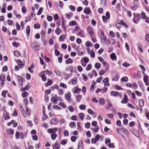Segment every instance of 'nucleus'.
Here are the masks:
<instances>
[{
	"instance_id": "1",
	"label": "nucleus",
	"mask_w": 149,
	"mask_h": 149,
	"mask_svg": "<svg viewBox=\"0 0 149 149\" xmlns=\"http://www.w3.org/2000/svg\"><path fill=\"white\" fill-rule=\"evenodd\" d=\"M19 107L22 116L24 117H26L27 115H30L31 114V111L28 108L27 105H25L24 107L25 111L22 105H19Z\"/></svg>"
},
{
	"instance_id": "2",
	"label": "nucleus",
	"mask_w": 149,
	"mask_h": 149,
	"mask_svg": "<svg viewBox=\"0 0 149 149\" xmlns=\"http://www.w3.org/2000/svg\"><path fill=\"white\" fill-rule=\"evenodd\" d=\"M87 29L89 35L91 36L92 40H93V39L94 40V37L95 35L94 33L93 29L92 27L91 26H89L87 28Z\"/></svg>"
},
{
	"instance_id": "3",
	"label": "nucleus",
	"mask_w": 149,
	"mask_h": 149,
	"mask_svg": "<svg viewBox=\"0 0 149 149\" xmlns=\"http://www.w3.org/2000/svg\"><path fill=\"white\" fill-rule=\"evenodd\" d=\"M46 72V71H43L40 73L38 75L40 77L42 78V80L43 81H45L47 80V77L45 76L44 73Z\"/></svg>"
},
{
	"instance_id": "4",
	"label": "nucleus",
	"mask_w": 149,
	"mask_h": 149,
	"mask_svg": "<svg viewBox=\"0 0 149 149\" xmlns=\"http://www.w3.org/2000/svg\"><path fill=\"white\" fill-rule=\"evenodd\" d=\"M121 24L123 25H124V26L126 28H127L128 27V26L125 23V22H124L123 21H118V22L117 21L116 24V26L117 27L119 28L120 27V26H119V24L120 25V24Z\"/></svg>"
},
{
	"instance_id": "5",
	"label": "nucleus",
	"mask_w": 149,
	"mask_h": 149,
	"mask_svg": "<svg viewBox=\"0 0 149 149\" xmlns=\"http://www.w3.org/2000/svg\"><path fill=\"white\" fill-rule=\"evenodd\" d=\"M110 95L113 96H119L120 97H122V95L119 92L115 91H111L110 93Z\"/></svg>"
},
{
	"instance_id": "6",
	"label": "nucleus",
	"mask_w": 149,
	"mask_h": 149,
	"mask_svg": "<svg viewBox=\"0 0 149 149\" xmlns=\"http://www.w3.org/2000/svg\"><path fill=\"white\" fill-rule=\"evenodd\" d=\"M58 129L57 128L55 127L53 129L49 128L47 130V132L49 133H56L57 131H58Z\"/></svg>"
},
{
	"instance_id": "7",
	"label": "nucleus",
	"mask_w": 149,
	"mask_h": 149,
	"mask_svg": "<svg viewBox=\"0 0 149 149\" xmlns=\"http://www.w3.org/2000/svg\"><path fill=\"white\" fill-rule=\"evenodd\" d=\"M107 102L108 104V106L107 107V109L108 110H112L113 109V107L112 105L111 104V102L109 100H107Z\"/></svg>"
},
{
	"instance_id": "8",
	"label": "nucleus",
	"mask_w": 149,
	"mask_h": 149,
	"mask_svg": "<svg viewBox=\"0 0 149 149\" xmlns=\"http://www.w3.org/2000/svg\"><path fill=\"white\" fill-rule=\"evenodd\" d=\"M58 123V121L57 120V118H56L52 119L50 121V124L51 125H55L57 124Z\"/></svg>"
},
{
	"instance_id": "9",
	"label": "nucleus",
	"mask_w": 149,
	"mask_h": 149,
	"mask_svg": "<svg viewBox=\"0 0 149 149\" xmlns=\"http://www.w3.org/2000/svg\"><path fill=\"white\" fill-rule=\"evenodd\" d=\"M107 38L106 36L104 37H101V42L104 44L108 45V44L106 42Z\"/></svg>"
},
{
	"instance_id": "10",
	"label": "nucleus",
	"mask_w": 149,
	"mask_h": 149,
	"mask_svg": "<svg viewBox=\"0 0 149 149\" xmlns=\"http://www.w3.org/2000/svg\"><path fill=\"white\" fill-rule=\"evenodd\" d=\"M110 56L112 60H114L116 61V54L114 53H111L110 55Z\"/></svg>"
},
{
	"instance_id": "11",
	"label": "nucleus",
	"mask_w": 149,
	"mask_h": 149,
	"mask_svg": "<svg viewBox=\"0 0 149 149\" xmlns=\"http://www.w3.org/2000/svg\"><path fill=\"white\" fill-rule=\"evenodd\" d=\"M71 94L69 92H68L65 95V98L68 101H69L70 100V97H71Z\"/></svg>"
},
{
	"instance_id": "12",
	"label": "nucleus",
	"mask_w": 149,
	"mask_h": 149,
	"mask_svg": "<svg viewBox=\"0 0 149 149\" xmlns=\"http://www.w3.org/2000/svg\"><path fill=\"white\" fill-rule=\"evenodd\" d=\"M127 95H124V97L123 100L121 101V102L123 104L127 102Z\"/></svg>"
},
{
	"instance_id": "13",
	"label": "nucleus",
	"mask_w": 149,
	"mask_h": 149,
	"mask_svg": "<svg viewBox=\"0 0 149 149\" xmlns=\"http://www.w3.org/2000/svg\"><path fill=\"white\" fill-rule=\"evenodd\" d=\"M81 91V89L79 88H77L76 87H74L72 90V91L73 93H78Z\"/></svg>"
},
{
	"instance_id": "14",
	"label": "nucleus",
	"mask_w": 149,
	"mask_h": 149,
	"mask_svg": "<svg viewBox=\"0 0 149 149\" xmlns=\"http://www.w3.org/2000/svg\"><path fill=\"white\" fill-rule=\"evenodd\" d=\"M30 31V26H27L26 28V33L27 36H29Z\"/></svg>"
},
{
	"instance_id": "15",
	"label": "nucleus",
	"mask_w": 149,
	"mask_h": 149,
	"mask_svg": "<svg viewBox=\"0 0 149 149\" xmlns=\"http://www.w3.org/2000/svg\"><path fill=\"white\" fill-rule=\"evenodd\" d=\"M99 60L101 62V63L104 65L106 66L107 64V63L105 61L104 59L101 57L98 58Z\"/></svg>"
},
{
	"instance_id": "16",
	"label": "nucleus",
	"mask_w": 149,
	"mask_h": 149,
	"mask_svg": "<svg viewBox=\"0 0 149 149\" xmlns=\"http://www.w3.org/2000/svg\"><path fill=\"white\" fill-rule=\"evenodd\" d=\"M17 79L19 84L20 85H22V79L21 76H17Z\"/></svg>"
},
{
	"instance_id": "17",
	"label": "nucleus",
	"mask_w": 149,
	"mask_h": 149,
	"mask_svg": "<svg viewBox=\"0 0 149 149\" xmlns=\"http://www.w3.org/2000/svg\"><path fill=\"white\" fill-rule=\"evenodd\" d=\"M91 13V11L89 8H84V13H86L87 14H90Z\"/></svg>"
},
{
	"instance_id": "18",
	"label": "nucleus",
	"mask_w": 149,
	"mask_h": 149,
	"mask_svg": "<svg viewBox=\"0 0 149 149\" xmlns=\"http://www.w3.org/2000/svg\"><path fill=\"white\" fill-rule=\"evenodd\" d=\"M83 147V142L81 140H80L78 143V149L81 148Z\"/></svg>"
},
{
	"instance_id": "19",
	"label": "nucleus",
	"mask_w": 149,
	"mask_h": 149,
	"mask_svg": "<svg viewBox=\"0 0 149 149\" xmlns=\"http://www.w3.org/2000/svg\"><path fill=\"white\" fill-rule=\"evenodd\" d=\"M7 134L10 135H12L14 133L13 130L11 129H8L6 130Z\"/></svg>"
},
{
	"instance_id": "20",
	"label": "nucleus",
	"mask_w": 149,
	"mask_h": 149,
	"mask_svg": "<svg viewBox=\"0 0 149 149\" xmlns=\"http://www.w3.org/2000/svg\"><path fill=\"white\" fill-rule=\"evenodd\" d=\"M70 82L71 84L73 85L76 84L77 83V80L76 78L72 79Z\"/></svg>"
},
{
	"instance_id": "21",
	"label": "nucleus",
	"mask_w": 149,
	"mask_h": 149,
	"mask_svg": "<svg viewBox=\"0 0 149 149\" xmlns=\"http://www.w3.org/2000/svg\"><path fill=\"white\" fill-rule=\"evenodd\" d=\"M99 103L102 105H104L105 104V99L103 98H100L99 100Z\"/></svg>"
},
{
	"instance_id": "22",
	"label": "nucleus",
	"mask_w": 149,
	"mask_h": 149,
	"mask_svg": "<svg viewBox=\"0 0 149 149\" xmlns=\"http://www.w3.org/2000/svg\"><path fill=\"white\" fill-rule=\"evenodd\" d=\"M56 133H52L51 134V138L52 140H55L56 137L57 136V135L56 134Z\"/></svg>"
},
{
	"instance_id": "23",
	"label": "nucleus",
	"mask_w": 149,
	"mask_h": 149,
	"mask_svg": "<svg viewBox=\"0 0 149 149\" xmlns=\"http://www.w3.org/2000/svg\"><path fill=\"white\" fill-rule=\"evenodd\" d=\"M55 32L57 35H59L61 33V30L59 28H57Z\"/></svg>"
},
{
	"instance_id": "24",
	"label": "nucleus",
	"mask_w": 149,
	"mask_h": 149,
	"mask_svg": "<svg viewBox=\"0 0 149 149\" xmlns=\"http://www.w3.org/2000/svg\"><path fill=\"white\" fill-rule=\"evenodd\" d=\"M73 61V60L70 58H69L65 61V63L67 64H68L69 63H72Z\"/></svg>"
},
{
	"instance_id": "25",
	"label": "nucleus",
	"mask_w": 149,
	"mask_h": 149,
	"mask_svg": "<svg viewBox=\"0 0 149 149\" xmlns=\"http://www.w3.org/2000/svg\"><path fill=\"white\" fill-rule=\"evenodd\" d=\"M115 42L114 40L112 38L109 39V43H108L109 45H113L114 44Z\"/></svg>"
},
{
	"instance_id": "26",
	"label": "nucleus",
	"mask_w": 149,
	"mask_h": 149,
	"mask_svg": "<svg viewBox=\"0 0 149 149\" xmlns=\"http://www.w3.org/2000/svg\"><path fill=\"white\" fill-rule=\"evenodd\" d=\"M70 127L71 128L75 127H76V125L75 123L74 122H71L69 124Z\"/></svg>"
},
{
	"instance_id": "27",
	"label": "nucleus",
	"mask_w": 149,
	"mask_h": 149,
	"mask_svg": "<svg viewBox=\"0 0 149 149\" xmlns=\"http://www.w3.org/2000/svg\"><path fill=\"white\" fill-rule=\"evenodd\" d=\"M144 104V102L143 100H141L139 101V105L140 107H142Z\"/></svg>"
},
{
	"instance_id": "28",
	"label": "nucleus",
	"mask_w": 149,
	"mask_h": 149,
	"mask_svg": "<svg viewBox=\"0 0 149 149\" xmlns=\"http://www.w3.org/2000/svg\"><path fill=\"white\" fill-rule=\"evenodd\" d=\"M18 65L19 67L21 68H22L23 67V62L20 60H19L18 62Z\"/></svg>"
},
{
	"instance_id": "29",
	"label": "nucleus",
	"mask_w": 149,
	"mask_h": 149,
	"mask_svg": "<svg viewBox=\"0 0 149 149\" xmlns=\"http://www.w3.org/2000/svg\"><path fill=\"white\" fill-rule=\"evenodd\" d=\"M86 45L87 47H91L92 46L93 44L89 41H88L86 42Z\"/></svg>"
},
{
	"instance_id": "30",
	"label": "nucleus",
	"mask_w": 149,
	"mask_h": 149,
	"mask_svg": "<svg viewBox=\"0 0 149 149\" xmlns=\"http://www.w3.org/2000/svg\"><path fill=\"white\" fill-rule=\"evenodd\" d=\"M67 139H63L61 141V143L63 145L66 144L67 142Z\"/></svg>"
},
{
	"instance_id": "31",
	"label": "nucleus",
	"mask_w": 149,
	"mask_h": 149,
	"mask_svg": "<svg viewBox=\"0 0 149 149\" xmlns=\"http://www.w3.org/2000/svg\"><path fill=\"white\" fill-rule=\"evenodd\" d=\"M8 93L6 90H4L2 91L1 93V95L3 97H6V94Z\"/></svg>"
},
{
	"instance_id": "32",
	"label": "nucleus",
	"mask_w": 149,
	"mask_h": 149,
	"mask_svg": "<svg viewBox=\"0 0 149 149\" xmlns=\"http://www.w3.org/2000/svg\"><path fill=\"white\" fill-rule=\"evenodd\" d=\"M95 67L96 69H99L101 67V64L99 63H96L95 64Z\"/></svg>"
},
{
	"instance_id": "33",
	"label": "nucleus",
	"mask_w": 149,
	"mask_h": 149,
	"mask_svg": "<svg viewBox=\"0 0 149 149\" xmlns=\"http://www.w3.org/2000/svg\"><path fill=\"white\" fill-rule=\"evenodd\" d=\"M29 88V86L28 85H26L24 87L22 88L23 91H24L26 90H28Z\"/></svg>"
},
{
	"instance_id": "34",
	"label": "nucleus",
	"mask_w": 149,
	"mask_h": 149,
	"mask_svg": "<svg viewBox=\"0 0 149 149\" xmlns=\"http://www.w3.org/2000/svg\"><path fill=\"white\" fill-rule=\"evenodd\" d=\"M66 37L65 35L61 36L59 37V40L61 41H63L66 38Z\"/></svg>"
},
{
	"instance_id": "35",
	"label": "nucleus",
	"mask_w": 149,
	"mask_h": 149,
	"mask_svg": "<svg viewBox=\"0 0 149 149\" xmlns=\"http://www.w3.org/2000/svg\"><path fill=\"white\" fill-rule=\"evenodd\" d=\"M90 56L93 58H94L95 56V53L94 51L93 50H91L90 52Z\"/></svg>"
},
{
	"instance_id": "36",
	"label": "nucleus",
	"mask_w": 149,
	"mask_h": 149,
	"mask_svg": "<svg viewBox=\"0 0 149 149\" xmlns=\"http://www.w3.org/2000/svg\"><path fill=\"white\" fill-rule=\"evenodd\" d=\"M51 101L54 104H56L57 103V100L55 99L54 97H52L51 98Z\"/></svg>"
},
{
	"instance_id": "37",
	"label": "nucleus",
	"mask_w": 149,
	"mask_h": 149,
	"mask_svg": "<svg viewBox=\"0 0 149 149\" xmlns=\"http://www.w3.org/2000/svg\"><path fill=\"white\" fill-rule=\"evenodd\" d=\"M79 116L81 120H83L84 118V114L83 113H80L79 114Z\"/></svg>"
},
{
	"instance_id": "38",
	"label": "nucleus",
	"mask_w": 149,
	"mask_h": 149,
	"mask_svg": "<svg viewBox=\"0 0 149 149\" xmlns=\"http://www.w3.org/2000/svg\"><path fill=\"white\" fill-rule=\"evenodd\" d=\"M52 108L53 109L56 110H60L61 108L56 105H54L53 106Z\"/></svg>"
},
{
	"instance_id": "39",
	"label": "nucleus",
	"mask_w": 149,
	"mask_h": 149,
	"mask_svg": "<svg viewBox=\"0 0 149 149\" xmlns=\"http://www.w3.org/2000/svg\"><path fill=\"white\" fill-rule=\"evenodd\" d=\"M77 24V22L75 21L70 22L69 23V25L71 26H72L73 25Z\"/></svg>"
},
{
	"instance_id": "40",
	"label": "nucleus",
	"mask_w": 149,
	"mask_h": 149,
	"mask_svg": "<svg viewBox=\"0 0 149 149\" xmlns=\"http://www.w3.org/2000/svg\"><path fill=\"white\" fill-rule=\"evenodd\" d=\"M14 54L15 56L17 57H19L20 55L19 52L17 51H15Z\"/></svg>"
},
{
	"instance_id": "41",
	"label": "nucleus",
	"mask_w": 149,
	"mask_h": 149,
	"mask_svg": "<svg viewBox=\"0 0 149 149\" xmlns=\"http://www.w3.org/2000/svg\"><path fill=\"white\" fill-rule=\"evenodd\" d=\"M92 68V65L91 64H89L86 68V70L87 71L91 70Z\"/></svg>"
},
{
	"instance_id": "42",
	"label": "nucleus",
	"mask_w": 149,
	"mask_h": 149,
	"mask_svg": "<svg viewBox=\"0 0 149 149\" xmlns=\"http://www.w3.org/2000/svg\"><path fill=\"white\" fill-rule=\"evenodd\" d=\"M43 116L42 118V120H45L47 118V116L45 113V111H43Z\"/></svg>"
},
{
	"instance_id": "43",
	"label": "nucleus",
	"mask_w": 149,
	"mask_h": 149,
	"mask_svg": "<svg viewBox=\"0 0 149 149\" xmlns=\"http://www.w3.org/2000/svg\"><path fill=\"white\" fill-rule=\"evenodd\" d=\"M58 105L59 106H61L63 108H65L66 107V106L65 104L63 102H60L58 104Z\"/></svg>"
},
{
	"instance_id": "44",
	"label": "nucleus",
	"mask_w": 149,
	"mask_h": 149,
	"mask_svg": "<svg viewBox=\"0 0 149 149\" xmlns=\"http://www.w3.org/2000/svg\"><path fill=\"white\" fill-rule=\"evenodd\" d=\"M68 109L70 112H72L74 111V109L72 106H69L68 107Z\"/></svg>"
},
{
	"instance_id": "45",
	"label": "nucleus",
	"mask_w": 149,
	"mask_h": 149,
	"mask_svg": "<svg viewBox=\"0 0 149 149\" xmlns=\"http://www.w3.org/2000/svg\"><path fill=\"white\" fill-rule=\"evenodd\" d=\"M121 80L124 82H126L128 80V78L126 77H124L121 79Z\"/></svg>"
},
{
	"instance_id": "46",
	"label": "nucleus",
	"mask_w": 149,
	"mask_h": 149,
	"mask_svg": "<svg viewBox=\"0 0 149 149\" xmlns=\"http://www.w3.org/2000/svg\"><path fill=\"white\" fill-rule=\"evenodd\" d=\"M39 47L40 46L39 45H37L34 47L33 46L32 48L33 49H34L36 50H38L39 49Z\"/></svg>"
},
{
	"instance_id": "47",
	"label": "nucleus",
	"mask_w": 149,
	"mask_h": 149,
	"mask_svg": "<svg viewBox=\"0 0 149 149\" xmlns=\"http://www.w3.org/2000/svg\"><path fill=\"white\" fill-rule=\"evenodd\" d=\"M41 126L42 127H44L45 128H47L48 127V125L45 123H42V124Z\"/></svg>"
},
{
	"instance_id": "48",
	"label": "nucleus",
	"mask_w": 149,
	"mask_h": 149,
	"mask_svg": "<svg viewBox=\"0 0 149 149\" xmlns=\"http://www.w3.org/2000/svg\"><path fill=\"white\" fill-rule=\"evenodd\" d=\"M60 86L64 88H66L67 87V85L63 83H61L60 84Z\"/></svg>"
},
{
	"instance_id": "49",
	"label": "nucleus",
	"mask_w": 149,
	"mask_h": 149,
	"mask_svg": "<svg viewBox=\"0 0 149 149\" xmlns=\"http://www.w3.org/2000/svg\"><path fill=\"white\" fill-rule=\"evenodd\" d=\"M69 9L72 11H74L75 10V8L74 6L71 5L69 6Z\"/></svg>"
},
{
	"instance_id": "50",
	"label": "nucleus",
	"mask_w": 149,
	"mask_h": 149,
	"mask_svg": "<svg viewBox=\"0 0 149 149\" xmlns=\"http://www.w3.org/2000/svg\"><path fill=\"white\" fill-rule=\"evenodd\" d=\"M43 11V8H42L41 7L39 9L38 11L37 14V15H41L42 13V11Z\"/></svg>"
},
{
	"instance_id": "51",
	"label": "nucleus",
	"mask_w": 149,
	"mask_h": 149,
	"mask_svg": "<svg viewBox=\"0 0 149 149\" xmlns=\"http://www.w3.org/2000/svg\"><path fill=\"white\" fill-rule=\"evenodd\" d=\"M5 79V78L3 74H2L0 76V80L2 81H4Z\"/></svg>"
},
{
	"instance_id": "52",
	"label": "nucleus",
	"mask_w": 149,
	"mask_h": 149,
	"mask_svg": "<svg viewBox=\"0 0 149 149\" xmlns=\"http://www.w3.org/2000/svg\"><path fill=\"white\" fill-rule=\"evenodd\" d=\"M88 113L90 114H94V111L90 109H89L87 110Z\"/></svg>"
},
{
	"instance_id": "53",
	"label": "nucleus",
	"mask_w": 149,
	"mask_h": 149,
	"mask_svg": "<svg viewBox=\"0 0 149 149\" xmlns=\"http://www.w3.org/2000/svg\"><path fill=\"white\" fill-rule=\"evenodd\" d=\"M34 28L35 29H39L40 27V24H35L34 25Z\"/></svg>"
},
{
	"instance_id": "54",
	"label": "nucleus",
	"mask_w": 149,
	"mask_h": 149,
	"mask_svg": "<svg viewBox=\"0 0 149 149\" xmlns=\"http://www.w3.org/2000/svg\"><path fill=\"white\" fill-rule=\"evenodd\" d=\"M64 135L65 136H68L69 135V132L68 130H64Z\"/></svg>"
},
{
	"instance_id": "55",
	"label": "nucleus",
	"mask_w": 149,
	"mask_h": 149,
	"mask_svg": "<svg viewBox=\"0 0 149 149\" xmlns=\"http://www.w3.org/2000/svg\"><path fill=\"white\" fill-rule=\"evenodd\" d=\"M55 147L56 149H58L60 148V144L57 142H56L55 144Z\"/></svg>"
},
{
	"instance_id": "56",
	"label": "nucleus",
	"mask_w": 149,
	"mask_h": 149,
	"mask_svg": "<svg viewBox=\"0 0 149 149\" xmlns=\"http://www.w3.org/2000/svg\"><path fill=\"white\" fill-rule=\"evenodd\" d=\"M141 18L143 19H146V15H145V13H144V12H142L141 13Z\"/></svg>"
},
{
	"instance_id": "57",
	"label": "nucleus",
	"mask_w": 149,
	"mask_h": 149,
	"mask_svg": "<svg viewBox=\"0 0 149 149\" xmlns=\"http://www.w3.org/2000/svg\"><path fill=\"white\" fill-rule=\"evenodd\" d=\"M105 143L107 146H108V145L109 144V143H110L111 142V141L110 139H105Z\"/></svg>"
},
{
	"instance_id": "58",
	"label": "nucleus",
	"mask_w": 149,
	"mask_h": 149,
	"mask_svg": "<svg viewBox=\"0 0 149 149\" xmlns=\"http://www.w3.org/2000/svg\"><path fill=\"white\" fill-rule=\"evenodd\" d=\"M122 65L124 67H128L129 66V64L126 62H125L123 63Z\"/></svg>"
},
{
	"instance_id": "59",
	"label": "nucleus",
	"mask_w": 149,
	"mask_h": 149,
	"mask_svg": "<svg viewBox=\"0 0 149 149\" xmlns=\"http://www.w3.org/2000/svg\"><path fill=\"white\" fill-rule=\"evenodd\" d=\"M55 55L57 56H58L60 54V52L56 49L55 50Z\"/></svg>"
},
{
	"instance_id": "60",
	"label": "nucleus",
	"mask_w": 149,
	"mask_h": 149,
	"mask_svg": "<svg viewBox=\"0 0 149 149\" xmlns=\"http://www.w3.org/2000/svg\"><path fill=\"white\" fill-rule=\"evenodd\" d=\"M70 139L72 141L74 142L76 139V137L75 136H72L71 137Z\"/></svg>"
},
{
	"instance_id": "61",
	"label": "nucleus",
	"mask_w": 149,
	"mask_h": 149,
	"mask_svg": "<svg viewBox=\"0 0 149 149\" xmlns=\"http://www.w3.org/2000/svg\"><path fill=\"white\" fill-rule=\"evenodd\" d=\"M109 148H115L114 145L112 143H110L108 146Z\"/></svg>"
},
{
	"instance_id": "62",
	"label": "nucleus",
	"mask_w": 149,
	"mask_h": 149,
	"mask_svg": "<svg viewBox=\"0 0 149 149\" xmlns=\"http://www.w3.org/2000/svg\"><path fill=\"white\" fill-rule=\"evenodd\" d=\"M47 19L48 21L50 22L52 20L53 18L51 16H48L47 17Z\"/></svg>"
},
{
	"instance_id": "63",
	"label": "nucleus",
	"mask_w": 149,
	"mask_h": 149,
	"mask_svg": "<svg viewBox=\"0 0 149 149\" xmlns=\"http://www.w3.org/2000/svg\"><path fill=\"white\" fill-rule=\"evenodd\" d=\"M22 12L23 13H25L26 11V9L25 7L23 6L22 9Z\"/></svg>"
},
{
	"instance_id": "64",
	"label": "nucleus",
	"mask_w": 149,
	"mask_h": 149,
	"mask_svg": "<svg viewBox=\"0 0 149 149\" xmlns=\"http://www.w3.org/2000/svg\"><path fill=\"white\" fill-rule=\"evenodd\" d=\"M58 93L59 95H62L63 94V91L62 89H60L58 90Z\"/></svg>"
}]
</instances>
